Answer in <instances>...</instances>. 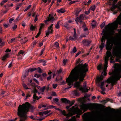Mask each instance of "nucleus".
Segmentation results:
<instances>
[{
	"mask_svg": "<svg viewBox=\"0 0 121 121\" xmlns=\"http://www.w3.org/2000/svg\"><path fill=\"white\" fill-rule=\"evenodd\" d=\"M118 23L115 21L111 23H109L105 27L106 30H104V34L101 38L102 40H104L105 43L106 39H107L106 49L108 50H111L112 49L114 43L115 45L113 49L112 53L116 56H117L120 52L119 50L121 49V44L118 42H115L114 38L112 36L115 32L114 30L117 27Z\"/></svg>",
	"mask_w": 121,
	"mask_h": 121,
	"instance_id": "1",
	"label": "nucleus"
},
{
	"mask_svg": "<svg viewBox=\"0 0 121 121\" xmlns=\"http://www.w3.org/2000/svg\"><path fill=\"white\" fill-rule=\"evenodd\" d=\"M88 71V65L86 63L79 64L76 65L71 71L68 78L66 79L67 85L68 87L65 89L71 88L73 82L77 81L79 79V81L76 82L74 83V87L79 88L80 86L81 82H83L86 75V73Z\"/></svg>",
	"mask_w": 121,
	"mask_h": 121,
	"instance_id": "2",
	"label": "nucleus"
},
{
	"mask_svg": "<svg viewBox=\"0 0 121 121\" xmlns=\"http://www.w3.org/2000/svg\"><path fill=\"white\" fill-rule=\"evenodd\" d=\"M104 106L101 104H83L80 106V109L83 110L88 109H96L104 110V111L109 112L110 113H115L116 112L115 109L111 108L109 107L106 108H104Z\"/></svg>",
	"mask_w": 121,
	"mask_h": 121,
	"instance_id": "3",
	"label": "nucleus"
},
{
	"mask_svg": "<svg viewBox=\"0 0 121 121\" xmlns=\"http://www.w3.org/2000/svg\"><path fill=\"white\" fill-rule=\"evenodd\" d=\"M35 108L31 104L28 102H26L22 105L20 104L18 108L17 112L19 115L23 116H26L27 119L28 118L27 114L28 112L29 111V109L31 110L30 112H33Z\"/></svg>",
	"mask_w": 121,
	"mask_h": 121,
	"instance_id": "4",
	"label": "nucleus"
},
{
	"mask_svg": "<svg viewBox=\"0 0 121 121\" xmlns=\"http://www.w3.org/2000/svg\"><path fill=\"white\" fill-rule=\"evenodd\" d=\"M109 74L112 76L110 77H111V78L112 79H117L119 80L121 78V75H120V69H115L114 71H113L112 73L109 72Z\"/></svg>",
	"mask_w": 121,
	"mask_h": 121,
	"instance_id": "5",
	"label": "nucleus"
},
{
	"mask_svg": "<svg viewBox=\"0 0 121 121\" xmlns=\"http://www.w3.org/2000/svg\"><path fill=\"white\" fill-rule=\"evenodd\" d=\"M117 8H118L120 10L121 9V4H120L118 6L115 5L114 4H113L111 7V11H113ZM117 21L116 22L118 23V24L121 25V13L118 17Z\"/></svg>",
	"mask_w": 121,
	"mask_h": 121,
	"instance_id": "6",
	"label": "nucleus"
},
{
	"mask_svg": "<svg viewBox=\"0 0 121 121\" xmlns=\"http://www.w3.org/2000/svg\"><path fill=\"white\" fill-rule=\"evenodd\" d=\"M69 112L72 113L73 114H78L81 115L83 112L82 111L79 109L78 107H75L74 106H73L69 109Z\"/></svg>",
	"mask_w": 121,
	"mask_h": 121,
	"instance_id": "7",
	"label": "nucleus"
},
{
	"mask_svg": "<svg viewBox=\"0 0 121 121\" xmlns=\"http://www.w3.org/2000/svg\"><path fill=\"white\" fill-rule=\"evenodd\" d=\"M61 100L62 102L65 104H69V105L66 106V108L68 109L70 108V107L72 106L75 102V100H73L72 101H71L69 99H67L66 98H61Z\"/></svg>",
	"mask_w": 121,
	"mask_h": 121,
	"instance_id": "8",
	"label": "nucleus"
},
{
	"mask_svg": "<svg viewBox=\"0 0 121 121\" xmlns=\"http://www.w3.org/2000/svg\"><path fill=\"white\" fill-rule=\"evenodd\" d=\"M83 87H81L79 88V89L80 91H82V92H87L88 91V89H87L86 87V82H84L83 85Z\"/></svg>",
	"mask_w": 121,
	"mask_h": 121,
	"instance_id": "9",
	"label": "nucleus"
},
{
	"mask_svg": "<svg viewBox=\"0 0 121 121\" xmlns=\"http://www.w3.org/2000/svg\"><path fill=\"white\" fill-rule=\"evenodd\" d=\"M111 77L109 78L107 80V83H111L112 86H113L116 82V81L118 80L117 79H112L111 78Z\"/></svg>",
	"mask_w": 121,
	"mask_h": 121,
	"instance_id": "10",
	"label": "nucleus"
},
{
	"mask_svg": "<svg viewBox=\"0 0 121 121\" xmlns=\"http://www.w3.org/2000/svg\"><path fill=\"white\" fill-rule=\"evenodd\" d=\"M91 41L90 40H88L87 39H84L82 41L83 45L85 46L89 47L91 43Z\"/></svg>",
	"mask_w": 121,
	"mask_h": 121,
	"instance_id": "11",
	"label": "nucleus"
},
{
	"mask_svg": "<svg viewBox=\"0 0 121 121\" xmlns=\"http://www.w3.org/2000/svg\"><path fill=\"white\" fill-rule=\"evenodd\" d=\"M17 114L18 116L20 118L19 121H25V120H27L26 116H23L22 115H19L18 112H17Z\"/></svg>",
	"mask_w": 121,
	"mask_h": 121,
	"instance_id": "12",
	"label": "nucleus"
},
{
	"mask_svg": "<svg viewBox=\"0 0 121 121\" xmlns=\"http://www.w3.org/2000/svg\"><path fill=\"white\" fill-rule=\"evenodd\" d=\"M55 20V18L53 16V15H52L51 17H48V19L46 20H44V22L46 23L47 21L49 22L51 21V22L52 23Z\"/></svg>",
	"mask_w": 121,
	"mask_h": 121,
	"instance_id": "13",
	"label": "nucleus"
},
{
	"mask_svg": "<svg viewBox=\"0 0 121 121\" xmlns=\"http://www.w3.org/2000/svg\"><path fill=\"white\" fill-rule=\"evenodd\" d=\"M37 88L40 90L41 92L43 93L44 92V91L46 88V87L45 86L41 87L37 85Z\"/></svg>",
	"mask_w": 121,
	"mask_h": 121,
	"instance_id": "14",
	"label": "nucleus"
},
{
	"mask_svg": "<svg viewBox=\"0 0 121 121\" xmlns=\"http://www.w3.org/2000/svg\"><path fill=\"white\" fill-rule=\"evenodd\" d=\"M56 11L59 13H63L65 12V10L64 9L62 8L60 9H57Z\"/></svg>",
	"mask_w": 121,
	"mask_h": 121,
	"instance_id": "15",
	"label": "nucleus"
},
{
	"mask_svg": "<svg viewBox=\"0 0 121 121\" xmlns=\"http://www.w3.org/2000/svg\"><path fill=\"white\" fill-rule=\"evenodd\" d=\"M38 69V68H30L28 69V71L27 72V74L29 72H32L35 70H37Z\"/></svg>",
	"mask_w": 121,
	"mask_h": 121,
	"instance_id": "16",
	"label": "nucleus"
},
{
	"mask_svg": "<svg viewBox=\"0 0 121 121\" xmlns=\"http://www.w3.org/2000/svg\"><path fill=\"white\" fill-rule=\"evenodd\" d=\"M103 73V72H102L101 74V75L100 77H98L97 79V81L98 82H99L100 81L102 80L104 78V77L103 76L102 74Z\"/></svg>",
	"mask_w": 121,
	"mask_h": 121,
	"instance_id": "17",
	"label": "nucleus"
},
{
	"mask_svg": "<svg viewBox=\"0 0 121 121\" xmlns=\"http://www.w3.org/2000/svg\"><path fill=\"white\" fill-rule=\"evenodd\" d=\"M101 41L102 43L99 46V48H100L101 50H102L104 47L105 45L104 43V40H103L102 41V39H101Z\"/></svg>",
	"mask_w": 121,
	"mask_h": 121,
	"instance_id": "18",
	"label": "nucleus"
},
{
	"mask_svg": "<svg viewBox=\"0 0 121 121\" xmlns=\"http://www.w3.org/2000/svg\"><path fill=\"white\" fill-rule=\"evenodd\" d=\"M38 63H42L43 65L44 66L45 65H46V61L45 60L41 59L40 60L38 61Z\"/></svg>",
	"mask_w": 121,
	"mask_h": 121,
	"instance_id": "19",
	"label": "nucleus"
},
{
	"mask_svg": "<svg viewBox=\"0 0 121 121\" xmlns=\"http://www.w3.org/2000/svg\"><path fill=\"white\" fill-rule=\"evenodd\" d=\"M96 22L94 20L92 21L91 26L93 29L96 26Z\"/></svg>",
	"mask_w": 121,
	"mask_h": 121,
	"instance_id": "20",
	"label": "nucleus"
},
{
	"mask_svg": "<svg viewBox=\"0 0 121 121\" xmlns=\"http://www.w3.org/2000/svg\"><path fill=\"white\" fill-rule=\"evenodd\" d=\"M53 29H52V28L51 31H47L46 34V36H48L49 34H52L53 32Z\"/></svg>",
	"mask_w": 121,
	"mask_h": 121,
	"instance_id": "21",
	"label": "nucleus"
},
{
	"mask_svg": "<svg viewBox=\"0 0 121 121\" xmlns=\"http://www.w3.org/2000/svg\"><path fill=\"white\" fill-rule=\"evenodd\" d=\"M74 34L73 35V37L75 39H77V35L76 33V29L75 28H74Z\"/></svg>",
	"mask_w": 121,
	"mask_h": 121,
	"instance_id": "22",
	"label": "nucleus"
},
{
	"mask_svg": "<svg viewBox=\"0 0 121 121\" xmlns=\"http://www.w3.org/2000/svg\"><path fill=\"white\" fill-rule=\"evenodd\" d=\"M44 26V24L43 23H41L40 25V28L39 31H41V30L43 28Z\"/></svg>",
	"mask_w": 121,
	"mask_h": 121,
	"instance_id": "23",
	"label": "nucleus"
},
{
	"mask_svg": "<svg viewBox=\"0 0 121 121\" xmlns=\"http://www.w3.org/2000/svg\"><path fill=\"white\" fill-rule=\"evenodd\" d=\"M24 53V52L22 50H20V51L17 54V56H19L21 55H23Z\"/></svg>",
	"mask_w": 121,
	"mask_h": 121,
	"instance_id": "24",
	"label": "nucleus"
},
{
	"mask_svg": "<svg viewBox=\"0 0 121 121\" xmlns=\"http://www.w3.org/2000/svg\"><path fill=\"white\" fill-rule=\"evenodd\" d=\"M106 56L110 57L112 56V54L111 52L110 51H107L106 53Z\"/></svg>",
	"mask_w": 121,
	"mask_h": 121,
	"instance_id": "25",
	"label": "nucleus"
},
{
	"mask_svg": "<svg viewBox=\"0 0 121 121\" xmlns=\"http://www.w3.org/2000/svg\"><path fill=\"white\" fill-rule=\"evenodd\" d=\"M46 105H43L41 104H39L38 106V108L40 109L42 107H46Z\"/></svg>",
	"mask_w": 121,
	"mask_h": 121,
	"instance_id": "26",
	"label": "nucleus"
},
{
	"mask_svg": "<svg viewBox=\"0 0 121 121\" xmlns=\"http://www.w3.org/2000/svg\"><path fill=\"white\" fill-rule=\"evenodd\" d=\"M36 27V26H34L33 25H31L30 28V30L32 31L35 30Z\"/></svg>",
	"mask_w": 121,
	"mask_h": 121,
	"instance_id": "27",
	"label": "nucleus"
},
{
	"mask_svg": "<svg viewBox=\"0 0 121 121\" xmlns=\"http://www.w3.org/2000/svg\"><path fill=\"white\" fill-rule=\"evenodd\" d=\"M84 19V17H83V14H81L79 17H77L76 19H77V20H78V19Z\"/></svg>",
	"mask_w": 121,
	"mask_h": 121,
	"instance_id": "28",
	"label": "nucleus"
},
{
	"mask_svg": "<svg viewBox=\"0 0 121 121\" xmlns=\"http://www.w3.org/2000/svg\"><path fill=\"white\" fill-rule=\"evenodd\" d=\"M28 74L27 73V72H26L22 76V79H24L28 75Z\"/></svg>",
	"mask_w": 121,
	"mask_h": 121,
	"instance_id": "29",
	"label": "nucleus"
},
{
	"mask_svg": "<svg viewBox=\"0 0 121 121\" xmlns=\"http://www.w3.org/2000/svg\"><path fill=\"white\" fill-rule=\"evenodd\" d=\"M53 25V24H52L51 25L49 26L48 28V31H50V30L52 28V29H53V27H52V26Z\"/></svg>",
	"mask_w": 121,
	"mask_h": 121,
	"instance_id": "30",
	"label": "nucleus"
},
{
	"mask_svg": "<svg viewBox=\"0 0 121 121\" xmlns=\"http://www.w3.org/2000/svg\"><path fill=\"white\" fill-rule=\"evenodd\" d=\"M8 0H3L0 3V4L1 6L3 5L4 3H5Z\"/></svg>",
	"mask_w": 121,
	"mask_h": 121,
	"instance_id": "31",
	"label": "nucleus"
},
{
	"mask_svg": "<svg viewBox=\"0 0 121 121\" xmlns=\"http://www.w3.org/2000/svg\"><path fill=\"white\" fill-rule=\"evenodd\" d=\"M22 85L24 88L26 89H30L29 88L27 87V85L25 84H22Z\"/></svg>",
	"mask_w": 121,
	"mask_h": 121,
	"instance_id": "32",
	"label": "nucleus"
},
{
	"mask_svg": "<svg viewBox=\"0 0 121 121\" xmlns=\"http://www.w3.org/2000/svg\"><path fill=\"white\" fill-rule=\"evenodd\" d=\"M55 27L56 29H58L59 28V22L58 21L57 22V24L55 25Z\"/></svg>",
	"mask_w": 121,
	"mask_h": 121,
	"instance_id": "33",
	"label": "nucleus"
},
{
	"mask_svg": "<svg viewBox=\"0 0 121 121\" xmlns=\"http://www.w3.org/2000/svg\"><path fill=\"white\" fill-rule=\"evenodd\" d=\"M60 112L64 116H65V115H66V113L65 110H63L62 111L61 110V111H60Z\"/></svg>",
	"mask_w": 121,
	"mask_h": 121,
	"instance_id": "34",
	"label": "nucleus"
},
{
	"mask_svg": "<svg viewBox=\"0 0 121 121\" xmlns=\"http://www.w3.org/2000/svg\"><path fill=\"white\" fill-rule=\"evenodd\" d=\"M95 8V5L92 6L90 8L91 9L92 11H94Z\"/></svg>",
	"mask_w": 121,
	"mask_h": 121,
	"instance_id": "35",
	"label": "nucleus"
},
{
	"mask_svg": "<svg viewBox=\"0 0 121 121\" xmlns=\"http://www.w3.org/2000/svg\"><path fill=\"white\" fill-rule=\"evenodd\" d=\"M105 22H103L100 25V27L101 28H103L105 26Z\"/></svg>",
	"mask_w": 121,
	"mask_h": 121,
	"instance_id": "36",
	"label": "nucleus"
},
{
	"mask_svg": "<svg viewBox=\"0 0 121 121\" xmlns=\"http://www.w3.org/2000/svg\"><path fill=\"white\" fill-rule=\"evenodd\" d=\"M8 55L7 54H6L4 56L2 59V60H4L8 57Z\"/></svg>",
	"mask_w": 121,
	"mask_h": 121,
	"instance_id": "37",
	"label": "nucleus"
},
{
	"mask_svg": "<svg viewBox=\"0 0 121 121\" xmlns=\"http://www.w3.org/2000/svg\"><path fill=\"white\" fill-rule=\"evenodd\" d=\"M41 76V75L38 74L37 73H36L34 75V76L35 77H36L37 78H39V77Z\"/></svg>",
	"mask_w": 121,
	"mask_h": 121,
	"instance_id": "38",
	"label": "nucleus"
},
{
	"mask_svg": "<svg viewBox=\"0 0 121 121\" xmlns=\"http://www.w3.org/2000/svg\"><path fill=\"white\" fill-rule=\"evenodd\" d=\"M31 5H30L28 6L24 10V12L28 10L31 7Z\"/></svg>",
	"mask_w": 121,
	"mask_h": 121,
	"instance_id": "39",
	"label": "nucleus"
},
{
	"mask_svg": "<svg viewBox=\"0 0 121 121\" xmlns=\"http://www.w3.org/2000/svg\"><path fill=\"white\" fill-rule=\"evenodd\" d=\"M82 19H78V20H77V19H76L75 20V21H76V22L78 23V21L79 22H80L81 23L82 22V21L81 20Z\"/></svg>",
	"mask_w": 121,
	"mask_h": 121,
	"instance_id": "40",
	"label": "nucleus"
},
{
	"mask_svg": "<svg viewBox=\"0 0 121 121\" xmlns=\"http://www.w3.org/2000/svg\"><path fill=\"white\" fill-rule=\"evenodd\" d=\"M54 45L56 48H58L59 47V44L57 42H56L54 43Z\"/></svg>",
	"mask_w": 121,
	"mask_h": 121,
	"instance_id": "41",
	"label": "nucleus"
},
{
	"mask_svg": "<svg viewBox=\"0 0 121 121\" xmlns=\"http://www.w3.org/2000/svg\"><path fill=\"white\" fill-rule=\"evenodd\" d=\"M1 44V45H4L5 43L4 42H2V39L1 38H0V44Z\"/></svg>",
	"mask_w": 121,
	"mask_h": 121,
	"instance_id": "42",
	"label": "nucleus"
},
{
	"mask_svg": "<svg viewBox=\"0 0 121 121\" xmlns=\"http://www.w3.org/2000/svg\"><path fill=\"white\" fill-rule=\"evenodd\" d=\"M34 94L33 95V98L35 99H36L37 98L38 96L36 95V93H34Z\"/></svg>",
	"mask_w": 121,
	"mask_h": 121,
	"instance_id": "43",
	"label": "nucleus"
},
{
	"mask_svg": "<svg viewBox=\"0 0 121 121\" xmlns=\"http://www.w3.org/2000/svg\"><path fill=\"white\" fill-rule=\"evenodd\" d=\"M74 93L76 95H79V93L77 92V91L75 90L74 91Z\"/></svg>",
	"mask_w": 121,
	"mask_h": 121,
	"instance_id": "44",
	"label": "nucleus"
},
{
	"mask_svg": "<svg viewBox=\"0 0 121 121\" xmlns=\"http://www.w3.org/2000/svg\"><path fill=\"white\" fill-rule=\"evenodd\" d=\"M62 71V70L61 69H60L59 70H57V73L59 74Z\"/></svg>",
	"mask_w": 121,
	"mask_h": 121,
	"instance_id": "45",
	"label": "nucleus"
},
{
	"mask_svg": "<svg viewBox=\"0 0 121 121\" xmlns=\"http://www.w3.org/2000/svg\"><path fill=\"white\" fill-rule=\"evenodd\" d=\"M37 92H38V91L35 88L32 91V92L33 93H36Z\"/></svg>",
	"mask_w": 121,
	"mask_h": 121,
	"instance_id": "46",
	"label": "nucleus"
},
{
	"mask_svg": "<svg viewBox=\"0 0 121 121\" xmlns=\"http://www.w3.org/2000/svg\"><path fill=\"white\" fill-rule=\"evenodd\" d=\"M50 112H51L50 110H49V111L47 110V111H46L43 112V113H44V114H47L48 113Z\"/></svg>",
	"mask_w": 121,
	"mask_h": 121,
	"instance_id": "47",
	"label": "nucleus"
},
{
	"mask_svg": "<svg viewBox=\"0 0 121 121\" xmlns=\"http://www.w3.org/2000/svg\"><path fill=\"white\" fill-rule=\"evenodd\" d=\"M108 67V65H104V70H106L107 69V68Z\"/></svg>",
	"mask_w": 121,
	"mask_h": 121,
	"instance_id": "48",
	"label": "nucleus"
},
{
	"mask_svg": "<svg viewBox=\"0 0 121 121\" xmlns=\"http://www.w3.org/2000/svg\"><path fill=\"white\" fill-rule=\"evenodd\" d=\"M45 48H44L42 50H41V52H40V56H41V55H42L43 54V52L45 50Z\"/></svg>",
	"mask_w": 121,
	"mask_h": 121,
	"instance_id": "49",
	"label": "nucleus"
},
{
	"mask_svg": "<svg viewBox=\"0 0 121 121\" xmlns=\"http://www.w3.org/2000/svg\"><path fill=\"white\" fill-rule=\"evenodd\" d=\"M41 31H39V32L37 34V35L35 36V37L36 38H38L39 36V35L41 34Z\"/></svg>",
	"mask_w": 121,
	"mask_h": 121,
	"instance_id": "50",
	"label": "nucleus"
},
{
	"mask_svg": "<svg viewBox=\"0 0 121 121\" xmlns=\"http://www.w3.org/2000/svg\"><path fill=\"white\" fill-rule=\"evenodd\" d=\"M72 51L73 53H75L76 52L77 49L76 47H74Z\"/></svg>",
	"mask_w": 121,
	"mask_h": 121,
	"instance_id": "51",
	"label": "nucleus"
},
{
	"mask_svg": "<svg viewBox=\"0 0 121 121\" xmlns=\"http://www.w3.org/2000/svg\"><path fill=\"white\" fill-rule=\"evenodd\" d=\"M44 42L43 40L42 42H40L39 44V46L41 47L43 45V43Z\"/></svg>",
	"mask_w": 121,
	"mask_h": 121,
	"instance_id": "52",
	"label": "nucleus"
},
{
	"mask_svg": "<svg viewBox=\"0 0 121 121\" xmlns=\"http://www.w3.org/2000/svg\"><path fill=\"white\" fill-rule=\"evenodd\" d=\"M52 95L54 96H57V95L56 93L55 92H52Z\"/></svg>",
	"mask_w": 121,
	"mask_h": 121,
	"instance_id": "53",
	"label": "nucleus"
},
{
	"mask_svg": "<svg viewBox=\"0 0 121 121\" xmlns=\"http://www.w3.org/2000/svg\"><path fill=\"white\" fill-rule=\"evenodd\" d=\"M76 117L75 116L72 117V119L69 120L70 121H75Z\"/></svg>",
	"mask_w": 121,
	"mask_h": 121,
	"instance_id": "54",
	"label": "nucleus"
},
{
	"mask_svg": "<svg viewBox=\"0 0 121 121\" xmlns=\"http://www.w3.org/2000/svg\"><path fill=\"white\" fill-rule=\"evenodd\" d=\"M97 69L99 70H100L101 69V66L100 65H99L97 67Z\"/></svg>",
	"mask_w": 121,
	"mask_h": 121,
	"instance_id": "55",
	"label": "nucleus"
},
{
	"mask_svg": "<svg viewBox=\"0 0 121 121\" xmlns=\"http://www.w3.org/2000/svg\"><path fill=\"white\" fill-rule=\"evenodd\" d=\"M53 100L55 101H56L57 102H58V101H59V99L57 98H54L53 99Z\"/></svg>",
	"mask_w": 121,
	"mask_h": 121,
	"instance_id": "56",
	"label": "nucleus"
},
{
	"mask_svg": "<svg viewBox=\"0 0 121 121\" xmlns=\"http://www.w3.org/2000/svg\"><path fill=\"white\" fill-rule=\"evenodd\" d=\"M69 39L70 40H74L75 39H74V38H73L72 36H70L69 37Z\"/></svg>",
	"mask_w": 121,
	"mask_h": 121,
	"instance_id": "57",
	"label": "nucleus"
},
{
	"mask_svg": "<svg viewBox=\"0 0 121 121\" xmlns=\"http://www.w3.org/2000/svg\"><path fill=\"white\" fill-rule=\"evenodd\" d=\"M6 80V81L8 83H9L10 82H11V80H9V79H8V78H6L5 79V80Z\"/></svg>",
	"mask_w": 121,
	"mask_h": 121,
	"instance_id": "58",
	"label": "nucleus"
},
{
	"mask_svg": "<svg viewBox=\"0 0 121 121\" xmlns=\"http://www.w3.org/2000/svg\"><path fill=\"white\" fill-rule=\"evenodd\" d=\"M38 68L39 69V70L38 71V72L39 73H42V70L40 68V67H38Z\"/></svg>",
	"mask_w": 121,
	"mask_h": 121,
	"instance_id": "59",
	"label": "nucleus"
},
{
	"mask_svg": "<svg viewBox=\"0 0 121 121\" xmlns=\"http://www.w3.org/2000/svg\"><path fill=\"white\" fill-rule=\"evenodd\" d=\"M87 116V114L86 113H84L83 115L82 116V117H86Z\"/></svg>",
	"mask_w": 121,
	"mask_h": 121,
	"instance_id": "60",
	"label": "nucleus"
},
{
	"mask_svg": "<svg viewBox=\"0 0 121 121\" xmlns=\"http://www.w3.org/2000/svg\"><path fill=\"white\" fill-rule=\"evenodd\" d=\"M81 52L80 51L78 52L76 54L75 56V57H77L81 53Z\"/></svg>",
	"mask_w": 121,
	"mask_h": 121,
	"instance_id": "61",
	"label": "nucleus"
},
{
	"mask_svg": "<svg viewBox=\"0 0 121 121\" xmlns=\"http://www.w3.org/2000/svg\"><path fill=\"white\" fill-rule=\"evenodd\" d=\"M67 61V60H65V59H64L63 60V63L65 65L66 63V62Z\"/></svg>",
	"mask_w": 121,
	"mask_h": 121,
	"instance_id": "62",
	"label": "nucleus"
},
{
	"mask_svg": "<svg viewBox=\"0 0 121 121\" xmlns=\"http://www.w3.org/2000/svg\"><path fill=\"white\" fill-rule=\"evenodd\" d=\"M20 19H19V16L17 17L16 19L15 20V22H17L19 21Z\"/></svg>",
	"mask_w": 121,
	"mask_h": 121,
	"instance_id": "63",
	"label": "nucleus"
},
{
	"mask_svg": "<svg viewBox=\"0 0 121 121\" xmlns=\"http://www.w3.org/2000/svg\"><path fill=\"white\" fill-rule=\"evenodd\" d=\"M85 121H92L91 119L89 118H88L86 119L85 120Z\"/></svg>",
	"mask_w": 121,
	"mask_h": 121,
	"instance_id": "64",
	"label": "nucleus"
}]
</instances>
